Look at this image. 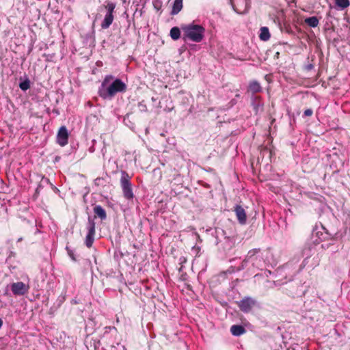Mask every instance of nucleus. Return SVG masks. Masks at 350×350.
Masks as SVG:
<instances>
[{"label":"nucleus","instance_id":"f257e3e1","mask_svg":"<svg viewBox=\"0 0 350 350\" xmlns=\"http://www.w3.org/2000/svg\"><path fill=\"white\" fill-rule=\"evenodd\" d=\"M181 29L183 31V38L185 41L189 40L200 42L204 38L205 29L202 25L191 23L182 25Z\"/></svg>","mask_w":350,"mask_h":350},{"label":"nucleus","instance_id":"f03ea898","mask_svg":"<svg viewBox=\"0 0 350 350\" xmlns=\"http://www.w3.org/2000/svg\"><path fill=\"white\" fill-rule=\"evenodd\" d=\"M126 90V85L120 79H115L106 88L99 90L100 96L105 98L111 99L120 92H124Z\"/></svg>","mask_w":350,"mask_h":350},{"label":"nucleus","instance_id":"7ed1b4c3","mask_svg":"<svg viewBox=\"0 0 350 350\" xmlns=\"http://www.w3.org/2000/svg\"><path fill=\"white\" fill-rule=\"evenodd\" d=\"M131 177L125 171H122L120 178V186L123 192L124 197L127 200H132L134 194L131 183Z\"/></svg>","mask_w":350,"mask_h":350},{"label":"nucleus","instance_id":"20e7f679","mask_svg":"<svg viewBox=\"0 0 350 350\" xmlns=\"http://www.w3.org/2000/svg\"><path fill=\"white\" fill-rule=\"evenodd\" d=\"M105 8L107 10V13L100 26L103 29H105L109 27L113 21V12L116 8V4L113 2H109L105 5Z\"/></svg>","mask_w":350,"mask_h":350},{"label":"nucleus","instance_id":"39448f33","mask_svg":"<svg viewBox=\"0 0 350 350\" xmlns=\"http://www.w3.org/2000/svg\"><path fill=\"white\" fill-rule=\"evenodd\" d=\"M88 234L85 237V243L88 247H91L94 241L95 222L90 217L87 224Z\"/></svg>","mask_w":350,"mask_h":350},{"label":"nucleus","instance_id":"423d86ee","mask_svg":"<svg viewBox=\"0 0 350 350\" xmlns=\"http://www.w3.org/2000/svg\"><path fill=\"white\" fill-rule=\"evenodd\" d=\"M256 300L252 297H245L241 301L237 302V305L242 312L247 313L252 310V309L256 306Z\"/></svg>","mask_w":350,"mask_h":350},{"label":"nucleus","instance_id":"0eeeda50","mask_svg":"<svg viewBox=\"0 0 350 350\" xmlns=\"http://www.w3.org/2000/svg\"><path fill=\"white\" fill-rule=\"evenodd\" d=\"M29 285L23 282H17L11 284V291L14 295H24L29 291Z\"/></svg>","mask_w":350,"mask_h":350},{"label":"nucleus","instance_id":"6e6552de","mask_svg":"<svg viewBox=\"0 0 350 350\" xmlns=\"http://www.w3.org/2000/svg\"><path fill=\"white\" fill-rule=\"evenodd\" d=\"M258 249H253L248 252L245 258L243 260L241 263V269H244L247 267V264L250 262L252 266H255L256 262L258 261V256L256 254L258 253Z\"/></svg>","mask_w":350,"mask_h":350},{"label":"nucleus","instance_id":"1a4fd4ad","mask_svg":"<svg viewBox=\"0 0 350 350\" xmlns=\"http://www.w3.org/2000/svg\"><path fill=\"white\" fill-rule=\"evenodd\" d=\"M68 142V133L66 127L62 126L59 128L57 135V142L61 146H65Z\"/></svg>","mask_w":350,"mask_h":350},{"label":"nucleus","instance_id":"9d476101","mask_svg":"<svg viewBox=\"0 0 350 350\" xmlns=\"http://www.w3.org/2000/svg\"><path fill=\"white\" fill-rule=\"evenodd\" d=\"M251 105L256 115L263 111L264 105L260 96L252 95L251 97Z\"/></svg>","mask_w":350,"mask_h":350},{"label":"nucleus","instance_id":"9b49d317","mask_svg":"<svg viewBox=\"0 0 350 350\" xmlns=\"http://www.w3.org/2000/svg\"><path fill=\"white\" fill-rule=\"evenodd\" d=\"M234 211L239 224H245L247 221V215L245 209L241 206L237 204L234 207Z\"/></svg>","mask_w":350,"mask_h":350},{"label":"nucleus","instance_id":"f8f14e48","mask_svg":"<svg viewBox=\"0 0 350 350\" xmlns=\"http://www.w3.org/2000/svg\"><path fill=\"white\" fill-rule=\"evenodd\" d=\"M230 332L233 336H239L245 333L246 330L243 326L240 325H233L230 327Z\"/></svg>","mask_w":350,"mask_h":350},{"label":"nucleus","instance_id":"ddd939ff","mask_svg":"<svg viewBox=\"0 0 350 350\" xmlns=\"http://www.w3.org/2000/svg\"><path fill=\"white\" fill-rule=\"evenodd\" d=\"M270 33L268 27H262L260 29V34H259V38L262 41H267L270 38Z\"/></svg>","mask_w":350,"mask_h":350},{"label":"nucleus","instance_id":"4468645a","mask_svg":"<svg viewBox=\"0 0 350 350\" xmlns=\"http://www.w3.org/2000/svg\"><path fill=\"white\" fill-rule=\"evenodd\" d=\"M94 212L101 220L107 218V214L105 209L100 205H96L94 208Z\"/></svg>","mask_w":350,"mask_h":350},{"label":"nucleus","instance_id":"2eb2a0df","mask_svg":"<svg viewBox=\"0 0 350 350\" xmlns=\"http://www.w3.org/2000/svg\"><path fill=\"white\" fill-rule=\"evenodd\" d=\"M249 90L252 92V95H254L255 93L260 92L262 88L258 82L254 81L250 83Z\"/></svg>","mask_w":350,"mask_h":350},{"label":"nucleus","instance_id":"dca6fc26","mask_svg":"<svg viewBox=\"0 0 350 350\" xmlns=\"http://www.w3.org/2000/svg\"><path fill=\"white\" fill-rule=\"evenodd\" d=\"M183 8V0H175L171 14L172 15L177 14Z\"/></svg>","mask_w":350,"mask_h":350},{"label":"nucleus","instance_id":"f3484780","mask_svg":"<svg viewBox=\"0 0 350 350\" xmlns=\"http://www.w3.org/2000/svg\"><path fill=\"white\" fill-rule=\"evenodd\" d=\"M305 23L311 27H316L319 25V19L317 16H311L305 19Z\"/></svg>","mask_w":350,"mask_h":350},{"label":"nucleus","instance_id":"a211bd4d","mask_svg":"<svg viewBox=\"0 0 350 350\" xmlns=\"http://www.w3.org/2000/svg\"><path fill=\"white\" fill-rule=\"evenodd\" d=\"M170 36L174 40H176L180 37V29L177 27H174L170 30Z\"/></svg>","mask_w":350,"mask_h":350},{"label":"nucleus","instance_id":"6ab92c4d","mask_svg":"<svg viewBox=\"0 0 350 350\" xmlns=\"http://www.w3.org/2000/svg\"><path fill=\"white\" fill-rule=\"evenodd\" d=\"M336 4L343 10L350 5V2L349 0H336Z\"/></svg>","mask_w":350,"mask_h":350},{"label":"nucleus","instance_id":"aec40b11","mask_svg":"<svg viewBox=\"0 0 350 350\" xmlns=\"http://www.w3.org/2000/svg\"><path fill=\"white\" fill-rule=\"evenodd\" d=\"M20 88L23 90L26 91L30 88V81L29 79H26L24 81L20 83L19 84Z\"/></svg>","mask_w":350,"mask_h":350},{"label":"nucleus","instance_id":"412c9836","mask_svg":"<svg viewBox=\"0 0 350 350\" xmlns=\"http://www.w3.org/2000/svg\"><path fill=\"white\" fill-rule=\"evenodd\" d=\"M113 77L112 75H107L102 83V87L104 88L107 85L110 80H112Z\"/></svg>","mask_w":350,"mask_h":350},{"label":"nucleus","instance_id":"4be33fe9","mask_svg":"<svg viewBox=\"0 0 350 350\" xmlns=\"http://www.w3.org/2000/svg\"><path fill=\"white\" fill-rule=\"evenodd\" d=\"M138 109L140 111L144 112L147 111V107L146 105L144 103V101L139 102L138 104Z\"/></svg>","mask_w":350,"mask_h":350},{"label":"nucleus","instance_id":"5701e85b","mask_svg":"<svg viewBox=\"0 0 350 350\" xmlns=\"http://www.w3.org/2000/svg\"><path fill=\"white\" fill-rule=\"evenodd\" d=\"M313 113V111L311 109H307L304 112V116H311Z\"/></svg>","mask_w":350,"mask_h":350},{"label":"nucleus","instance_id":"b1692460","mask_svg":"<svg viewBox=\"0 0 350 350\" xmlns=\"http://www.w3.org/2000/svg\"><path fill=\"white\" fill-rule=\"evenodd\" d=\"M215 233L217 234V237H216L217 239H218V236L219 234H221V235H224L225 234V232L222 229H216Z\"/></svg>","mask_w":350,"mask_h":350},{"label":"nucleus","instance_id":"393cba45","mask_svg":"<svg viewBox=\"0 0 350 350\" xmlns=\"http://www.w3.org/2000/svg\"><path fill=\"white\" fill-rule=\"evenodd\" d=\"M2 325H3V321L0 318V328L2 327Z\"/></svg>","mask_w":350,"mask_h":350},{"label":"nucleus","instance_id":"a878e982","mask_svg":"<svg viewBox=\"0 0 350 350\" xmlns=\"http://www.w3.org/2000/svg\"><path fill=\"white\" fill-rule=\"evenodd\" d=\"M22 240V238L18 239V241H21Z\"/></svg>","mask_w":350,"mask_h":350}]
</instances>
